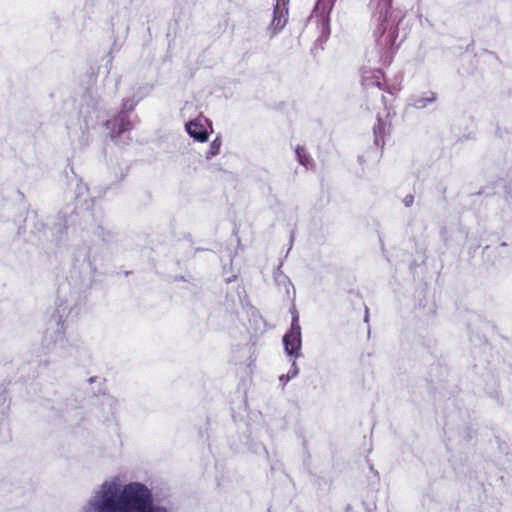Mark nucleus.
<instances>
[{
  "instance_id": "nucleus-7",
  "label": "nucleus",
  "mask_w": 512,
  "mask_h": 512,
  "mask_svg": "<svg viewBox=\"0 0 512 512\" xmlns=\"http://www.w3.org/2000/svg\"><path fill=\"white\" fill-rule=\"evenodd\" d=\"M391 0H379L377 11L374 14L378 18V21L387 20L388 14L390 12Z\"/></svg>"
},
{
  "instance_id": "nucleus-6",
  "label": "nucleus",
  "mask_w": 512,
  "mask_h": 512,
  "mask_svg": "<svg viewBox=\"0 0 512 512\" xmlns=\"http://www.w3.org/2000/svg\"><path fill=\"white\" fill-rule=\"evenodd\" d=\"M436 96L433 92H429L426 96H416L412 99V106L417 109H423L428 104L433 103Z\"/></svg>"
},
{
  "instance_id": "nucleus-13",
  "label": "nucleus",
  "mask_w": 512,
  "mask_h": 512,
  "mask_svg": "<svg viewBox=\"0 0 512 512\" xmlns=\"http://www.w3.org/2000/svg\"><path fill=\"white\" fill-rule=\"evenodd\" d=\"M298 372H299V370H298V367L296 365V362L293 361L291 369L286 374V381H289L290 379L294 378L298 374Z\"/></svg>"
},
{
  "instance_id": "nucleus-19",
  "label": "nucleus",
  "mask_w": 512,
  "mask_h": 512,
  "mask_svg": "<svg viewBox=\"0 0 512 512\" xmlns=\"http://www.w3.org/2000/svg\"><path fill=\"white\" fill-rule=\"evenodd\" d=\"M233 361L235 362V364L240 363L236 354L233 356Z\"/></svg>"
},
{
  "instance_id": "nucleus-2",
  "label": "nucleus",
  "mask_w": 512,
  "mask_h": 512,
  "mask_svg": "<svg viewBox=\"0 0 512 512\" xmlns=\"http://www.w3.org/2000/svg\"><path fill=\"white\" fill-rule=\"evenodd\" d=\"M298 319V314L294 311L291 329L283 338L286 353L294 357H298L300 355L301 349V327L298 323Z\"/></svg>"
},
{
  "instance_id": "nucleus-12",
  "label": "nucleus",
  "mask_w": 512,
  "mask_h": 512,
  "mask_svg": "<svg viewBox=\"0 0 512 512\" xmlns=\"http://www.w3.org/2000/svg\"><path fill=\"white\" fill-rule=\"evenodd\" d=\"M384 124L382 122H378V124L376 126H374V134H375V142L378 144L379 143V136L382 135L384 133Z\"/></svg>"
},
{
  "instance_id": "nucleus-18",
  "label": "nucleus",
  "mask_w": 512,
  "mask_h": 512,
  "mask_svg": "<svg viewBox=\"0 0 512 512\" xmlns=\"http://www.w3.org/2000/svg\"><path fill=\"white\" fill-rule=\"evenodd\" d=\"M280 381L287 383L288 381H286V375L280 376Z\"/></svg>"
},
{
  "instance_id": "nucleus-16",
  "label": "nucleus",
  "mask_w": 512,
  "mask_h": 512,
  "mask_svg": "<svg viewBox=\"0 0 512 512\" xmlns=\"http://www.w3.org/2000/svg\"><path fill=\"white\" fill-rule=\"evenodd\" d=\"M390 41H391V35H390V34H388V35H386V36H383V35H382V37H381V39H380V44H381L382 46H387V45H388V43H390Z\"/></svg>"
},
{
  "instance_id": "nucleus-5",
  "label": "nucleus",
  "mask_w": 512,
  "mask_h": 512,
  "mask_svg": "<svg viewBox=\"0 0 512 512\" xmlns=\"http://www.w3.org/2000/svg\"><path fill=\"white\" fill-rule=\"evenodd\" d=\"M383 80V74L380 70H363L362 72V84L365 88L369 87H381Z\"/></svg>"
},
{
  "instance_id": "nucleus-14",
  "label": "nucleus",
  "mask_w": 512,
  "mask_h": 512,
  "mask_svg": "<svg viewBox=\"0 0 512 512\" xmlns=\"http://www.w3.org/2000/svg\"><path fill=\"white\" fill-rule=\"evenodd\" d=\"M242 352H243V354H245L247 356V359L245 360L244 364H246L247 366H250L254 361L252 358V355L250 353V349H244Z\"/></svg>"
},
{
  "instance_id": "nucleus-11",
  "label": "nucleus",
  "mask_w": 512,
  "mask_h": 512,
  "mask_svg": "<svg viewBox=\"0 0 512 512\" xmlns=\"http://www.w3.org/2000/svg\"><path fill=\"white\" fill-rule=\"evenodd\" d=\"M333 5V0H320V2L316 6V10H320L322 8L323 10H327L328 12L331 10Z\"/></svg>"
},
{
  "instance_id": "nucleus-4",
  "label": "nucleus",
  "mask_w": 512,
  "mask_h": 512,
  "mask_svg": "<svg viewBox=\"0 0 512 512\" xmlns=\"http://www.w3.org/2000/svg\"><path fill=\"white\" fill-rule=\"evenodd\" d=\"M213 132L212 123L203 116L194 119V140L206 142L209 135Z\"/></svg>"
},
{
  "instance_id": "nucleus-17",
  "label": "nucleus",
  "mask_w": 512,
  "mask_h": 512,
  "mask_svg": "<svg viewBox=\"0 0 512 512\" xmlns=\"http://www.w3.org/2000/svg\"><path fill=\"white\" fill-rule=\"evenodd\" d=\"M185 129L187 131V133L192 136V121L191 120H187L185 122Z\"/></svg>"
},
{
  "instance_id": "nucleus-9",
  "label": "nucleus",
  "mask_w": 512,
  "mask_h": 512,
  "mask_svg": "<svg viewBox=\"0 0 512 512\" xmlns=\"http://www.w3.org/2000/svg\"><path fill=\"white\" fill-rule=\"evenodd\" d=\"M296 155H297V158H298L299 162L302 165H307L308 164L309 159H308V156L306 155V152H305V150L303 148L298 147L296 149Z\"/></svg>"
},
{
  "instance_id": "nucleus-1",
  "label": "nucleus",
  "mask_w": 512,
  "mask_h": 512,
  "mask_svg": "<svg viewBox=\"0 0 512 512\" xmlns=\"http://www.w3.org/2000/svg\"><path fill=\"white\" fill-rule=\"evenodd\" d=\"M84 512H168L155 505L151 490L140 482L122 484L115 476L105 482L87 501Z\"/></svg>"
},
{
  "instance_id": "nucleus-8",
  "label": "nucleus",
  "mask_w": 512,
  "mask_h": 512,
  "mask_svg": "<svg viewBox=\"0 0 512 512\" xmlns=\"http://www.w3.org/2000/svg\"><path fill=\"white\" fill-rule=\"evenodd\" d=\"M220 147H221V141L219 138H216L211 144H210V148L206 154V158L207 159H210L212 158L213 156L217 155L220 151Z\"/></svg>"
},
{
  "instance_id": "nucleus-3",
  "label": "nucleus",
  "mask_w": 512,
  "mask_h": 512,
  "mask_svg": "<svg viewBox=\"0 0 512 512\" xmlns=\"http://www.w3.org/2000/svg\"><path fill=\"white\" fill-rule=\"evenodd\" d=\"M288 21V7L285 3L275 4L273 19L268 27L270 35H277L286 26Z\"/></svg>"
},
{
  "instance_id": "nucleus-10",
  "label": "nucleus",
  "mask_w": 512,
  "mask_h": 512,
  "mask_svg": "<svg viewBox=\"0 0 512 512\" xmlns=\"http://www.w3.org/2000/svg\"><path fill=\"white\" fill-rule=\"evenodd\" d=\"M119 130H118V135L122 132H125L129 125H130V122L126 119V116L125 115H122L119 120Z\"/></svg>"
},
{
  "instance_id": "nucleus-20",
  "label": "nucleus",
  "mask_w": 512,
  "mask_h": 512,
  "mask_svg": "<svg viewBox=\"0 0 512 512\" xmlns=\"http://www.w3.org/2000/svg\"><path fill=\"white\" fill-rule=\"evenodd\" d=\"M280 2L285 3V5L288 4V0H276V4H279Z\"/></svg>"
},
{
  "instance_id": "nucleus-15",
  "label": "nucleus",
  "mask_w": 512,
  "mask_h": 512,
  "mask_svg": "<svg viewBox=\"0 0 512 512\" xmlns=\"http://www.w3.org/2000/svg\"><path fill=\"white\" fill-rule=\"evenodd\" d=\"M414 197L413 195H406L403 199V203L406 207H409L413 204Z\"/></svg>"
}]
</instances>
